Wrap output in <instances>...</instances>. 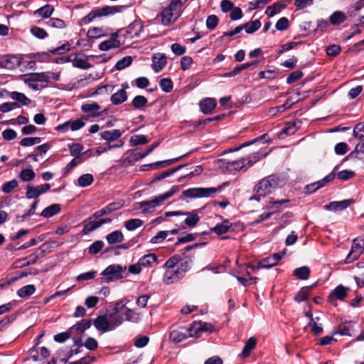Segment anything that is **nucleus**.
<instances>
[{
    "instance_id": "obj_6",
    "label": "nucleus",
    "mask_w": 364,
    "mask_h": 364,
    "mask_svg": "<svg viewBox=\"0 0 364 364\" xmlns=\"http://www.w3.org/2000/svg\"><path fill=\"white\" fill-rule=\"evenodd\" d=\"M219 188H191L183 191L185 197L190 198H208L214 196Z\"/></svg>"
},
{
    "instance_id": "obj_20",
    "label": "nucleus",
    "mask_w": 364,
    "mask_h": 364,
    "mask_svg": "<svg viewBox=\"0 0 364 364\" xmlns=\"http://www.w3.org/2000/svg\"><path fill=\"white\" fill-rule=\"evenodd\" d=\"M152 68L155 73L160 72L166 65V56L164 53H156L152 55Z\"/></svg>"
},
{
    "instance_id": "obj_27",
    "label": "nucleus",
    "mask_w": 364,
    "mask_h": 364,
    "mask_svg": "<svg viewBox=\"0 0 364 364\" xmlns=\"http://www.w3.org/2000/svg\"><path fill=\"white\" fill-rule=\"evenodd\" d=\"M216 107V102L212 98H205L200 103L201 111L206 114H210Z\"/></svg>"
},
{
    "instance_id": "obj_34",
    "label": "nucleus",
    "mask_w": 364,
    "mask_h": 364,
    "mask_svg": "<svg viewBox=\"0 0 364 364\" xmlns=\"http://www.w3.org/2000/svg\"><path fill=\"white\" fill-rule=\"evenodd\" d=\"M124 239V235L120 230L113 231L106 236V240L110 245L122 242Z\"/></svg>"
},
{
    "instance_id": "obj_44",
    "label": "nucleus",
    "mask_w": 364,
    "mask_h": 364,
    "mask_svg": "<svg viewBox=\"0 0 364 364\" xmlns=\"http://www.w3.org/2000/svg\"><path fill=\"white\" fill-rule=\"evenodd\" d=\"M286 7V4L281 2L275 3L274 5L267 7L265 11L266 14L269 17H272L276 14L279 13L282 9Z\"/></svg>"
},
{
    "instance_id": "obj_50",
    "label": "nucleus",
    "mask_w": 364,
    "mask_h": 364,
    "mask_svg": "<svg viewBox=\"0 0 364 364\" xmlns=\"http://www.w3.org/2000/svg\"><path fill=\"white\" fill-rule=\"evenodd\" d=\"M87 37L89 38H98L106 35V32L100 28L92 27L87 31Z\"/></svg>"
},
{
    "instance_id": "obj_63",
    "label": "nucleus",
    "mask_w": 364,
    "mask_h": 364,
    "mask_svg": "<svg viewBox=\"0 0 364 364\" xmlns=\"http://www.w3.org/2000/svg\"><path fill=\"white\" fill-rule=\"evenodd\" d=\"M353 135L359 139H364V122L357 124L353 129Z\"/></svg>"
},
{
    "instance_id": "obj_26",
    "label": "nucleus",
    "mask_w": 364,
    "mask_h": 364,
    "mask_svg": "<svg viewBox=\"0 0 364 364\" xmlns=\"http://www.w3.org/2000/svg\"><path fill=\"white\" fill-rule=\"evenodd\" d=\"M122 132L119 129H112L104 131L100 133L101 138L111 142L121 137Z\"/></svg>"
},
{
    "instance_id": "obj_62",
    "label": "nucleus",
    "mask_w": 364,
    "mask_h": 364,
    "mask_svg": "<svg viewBox=\"0 0 364 364\" xmlns=\"http://www.w3.org/2000/svg\"><path fill=\"white\" fill-rule=\"evenodd\" d=\"M17 186L18 181L16 179H13L4 183L1 189L4 193H10Z\"/></svg>"
},
{
    "instance_id": "obj_10",
    "label": "nucleus",
    "mask_w": 364,
    "mask_h": 364,
    "mask_svg": "<svg viewBox=\"0 0 364 364\" xmlns=\"http://www.w3.org/2000/svg\"><path fill=\"white\" fill-rule=\"evenodd\" d=\"M166 217L186 215L187 218L184 220V223L191 228L195 227L200 220V217L195 212H182V211H170L165 213Z\"/></svg>"
},
{
    "instance_id": "obj_31",
    "label": "nucleus",
    "mask_w": 364,
    "mask_h": 364,
    "mask_svg": "<svg viewBox=\"0 0 364 364\" xmlns=\"http://www.w3.org/2000/svg\"><path fill=\"white\" fill-rule=\"evenodd\" d=\"M348 288H346L342 285H339L334 289L333 292L329 295L328 299L331 301L333 298L343 300L347 296V291Z\"/></svg>"
},
{
    "instance_id": "obj_51",
    "label": "nucleus",
    "mask_w": 364,
    "mask_h": 364,
    "mask_svg": "<svg viewBox=\"0 0 364 364\" xmlns=\"http://www.w3.org/2000/svg\"><path fill=\"white\" fill-rule=\"evenodd\" d=\"M148 102L147 99L143 95H137L132 100V105L136 109L144 107Z\"/></svg>"
},
{
    "instance_id": "obj_2",
    "label": "nucleus",
    "mask_w": 364,
    "mask_h": 364,
    "mask_svg": "<svg viewBox=\"0 0 364 364\" xmlns=\"http://www.w3.org/2000/svg\"><path fill=\"white\" fill-rule=\"evenodd\" d=\"M177 259L175 257L168 258L164 267L167 269L163 277V282L166 284L175 283L185 277V274L176 266Z\"/></svg>"
},
{
    "instance_id": "obj_41",
    "label": "nucleus",
    "mask_w": 364,
    "mask_h": 364,
    "mask_svg": "<svg viewBox=\"0 0 364 364\" xmlns=\"http://www.w3.org/2000/svg\"><path fill=\"white\" fill-rule=\"evenodd\" d=\"M71 61L73 63V65L77 68L87 70L92 67V65L85 58L75 57L73 60L71 59Z\"/></svg>"
},
{
    "instance_id": "obj_11",
    "label": "nucleus",
    "mask_w": 364,
    "mask_h": 364,
    "mask_svg": "<svg viewBox=\"0 0 364 364\" xmlns=\"http://www.w3.org/2000/svg\"><path fill=\"white\" fill-rule=\"evenodd\" d=\"M122 8H123V6H105L100 9L90 12L88 15H87L85 17L84 21L90 22L93 21V19L97 16H105L113 14L117 12H119Z\"/></svg>"
},
{
    "instance_id": "obj_35",
    "label": "nucleus",
    "mask_w": 364,
    "mask_h": 364,
    "mask_svg": "<svg viewBox=\"0 0 364 364\" xmlns=\"http://www.w3.org/2000/svg\"><path fill=\"white\" fill-rule=\"evenodd\" d=\"M100 109V106L96 103L93 102L92 104H85L81 107V110L85 113H90V116L95 117L99 116L98 113H95L98 112Z\"/></svg>"
},
{
    "instance_id": "obj_21",
    "label": "nucleus",
    "mask_w": 364,
    "mask_h": 364,
    "mask_svg": "<svg viewBox=\"0 0 364 364\" xmlns=\"http://www.w3.org/2000/svg\"><path fill=\"white\" fill-rule=\"evenodd\" d=\"M118 34L112 33L109 39L102 42L99 45V49L102 51H107L111 48H117L120 46V42L117 40Z\"/></svg>"
},
{
    "instance_id": "obj_25",
    "label": "nucleus",
    "mask_w": 364,
    "mask_h": 364,
    "mask_svg": "<svg viewBox=\"0 0 364 364\" xmlns=\"http://www.w3.org/2000/svg\"><path fill=\"white\" fill-rule=\"evenodd\" d=\"M45 247H47V245L46 243L38 247L35 252L26 257L29 265L35 264L39 258L44 257L46 254Z\"/></svg>"
},
{
    "instance_id": "obj_57",
    "label": "nucleus",
    "mask_w": 364,
    "mask_h": 364,
    "mask_svg": "<svg viewBox=\"0 0 364 364\" xmlns=\"http://www.w3.org/2000/svg\"><path fill=\"white\" fill-rule=\"evenodd\" d=\"M346 20V14L340 11H335L329 18L330 23H342Z\"/></svg>"
},
{
    "instance_id": "obj_3",
    "label": "nucleus",
    "mask_w": 364,
    "mask_h": 364,
    "mask_svg": "<svg viewBox=\"0 0 364 364\" xmlns=\"http://www.w3.org/2000/svg\"><path fill=\"white\" fill-rule=\"evenodd\" d=\"M50 73H36L24 76V82L34 90H41L47 86L50 77Z\"/></svg>"
},
{
    "instance_id": "obj_52",
    "label": "nucleus",
    "mask_w": 364,
    "mask_h": 364,
    "mask_svg": "<svg viewBox=\"0 0 364 364\" xmlns=\"http://www.w3.org/2000/svg\"><path fill=\"white\" fill-rule=\"evenodd\" d=\"M132 58L131 56H125L117 62L115 65V68L117 70H122L129 66L132 64Z\"/></svg>"
},
{
    "instance_id": "obj_16",
    "label": "nucleus",
    "mask_w": 364,
    "mask_h": 364,
    "mask_svg": "<svg viewBox=\"0 0 364 364\" xmlns=\"http://www.w3.org/2000/svg\"><path fill=\"white\" fill-rule=\"evenodd\" d=\"M260 26L261 24H242L237 26L232 31L225 32L222 38L234 36L240 33L242 29H245L247 33L251 34L257 31L260 28Z\"/></svg>"
},
{
    "instance_id": "obj_7",
    "label": "nucleus",
    "mask_w": 364,
    "mask_h": 364,
    "mask_svg": "<svg viewBox=\"0 0 364 364\" xmlns=\"http://www.w3.org/2000/svg\"><path fill=\"white\" fill-rule=\"evenodd\" d=\"M70 50L68 43H64L55 48L50 49L47 52H38L33 54V57L41 62L50 60L51 56L55 54H63Z\"/></svg>"
},
{
    "instance_id": "obj_13",
    "label": "nucleus",
    "mask_w": 364,
    "mask_h": 364,
    "mask_svg": "<svg viewBox=\"0 0 364 364\" xmlns=\"http://www.w3.org/2000/svg\"><path fill=\"white\" fill-rule=\"evenodd\" d=\"M193 328L194 326H191L190 328L183 329V331L173 330L171 331L169 335L170 341L174 343H178L188 337H193L194 334L192 333Z\"/></svg>"
},
{
    "instance_id": "obj_8",
    "label": "nucleus",
    "mask_w": 364,
    "mask_h": 364,
    "mask_svg": "<svg viewBox=\"0 0 364 364\" xmlns=\"http://www.w3.org/2000/svg\"><path fill=\"white\" fill-rule=\"evenodd\" d=\"M364 252V240L355 238L353 240V244L350 252L346 257L347 262H352L359 258L360 255Z\"/></svg>"
},
{
    "instance_id": "obj_37",
    "label": "nucleus",
    "mask_w": 364,
    "mask_h": 364,
    "mask_svg": "<svg viewBox=\"0 0 364 364\" xmlns=\"http://www.w3.org/2000/svg\"><path fill=\"white\" fill-rule=\"evenodd\" d=\"M53 7L51 5L47 4L34 12V16L36 17H42L46 18L49 17L53 12Z\"/></svg>"
},
{
    "instance_id": "obj_4",
    "label": "nucleus",
    "mask_w": 364,
    "mask_h": 364,
    "mask_svg": "<svg viewBox=\"0 0 364 364\" xmlns=\"http://www.w3.org/2000/svg\"><path fill=\"white\" fill-rule=\"evenodd\" d=\"M181 2L179 0H172L168 7L161 13L162 23H173L180 16Z\"/></svg>"
},
{
    "instance_id": "obj_56",
    "label": "nucleus",
    "mask_w": 364,
    "mask_h": 364,
    "mask_svg": "<svg viewBox=\"0 0 364 364\" xmlns=\"http://www.w3.org/2000/svg\"><path fill=\"white\" fill-rule=\"evenodd\" d=\"M161 89L165 92H170L173 90V82L170 78H162L159 81Z\"/></svg>"
},
{
    "instance_id": "obj_28",
    "label": "nucleus",
    "mask_w": 364,
    "mask_h": 364,
    "mask_svg": "<svg viewBox=\"0 0 364 364\" xmlns=\"http://www.w3.org/2000/svg\"><path fill=\"white\" fill-rule=\"evenodd\" d=\"M232 224L228 220H225L221 223L217 224L214 228L210 229L211 232H214L218 235H221L229 231Z\"/></svg>"
},
{
    "instance_id": "obj_49",
    "label": "nucleus",
    "mask_w": 364,
    "mask_h": 364,
    "mask_svg": "<svg viewBox=\"0 0 364 364\" xmlns=\"http://www.w3.org/2000/svg\"><path fill=\"white\" fill-rule=\"evenodd\" d=\"M149 141L145 135H133L131 136L129 142L132 146H136L140 144H146Z\"/></svg>"
},
{
    "instance_id": "obj_14",
    "label": "nucleus",
    "mask_w": 364,
    "mask_h": 364,
    "mask_svg": "<svg viewBox=\"0 0 364 364\" xmlns=\"http://www.w3.org/2000/svg\"><path fill=\"white\" fill-rule=\"evenodd\" d=\"M163 200L161 199L160 196L155 197L154 199L143 200L139 202V206L143 208L141 213L143 214L150 213L154 211L155 208L161 205Z\"/></svg>"
},
{
    "instance_id": "obj_46",
    "label": "nucleus",
    "mask_w": 364,
    "mask_h": 364,
    "mask_svg": "<svg viewBox=\"0 0 364 364\" xmlns=\"http://www.w3.org/2000/svg\"><path fill=\"white\" fill-rule=\"evenodd\" d=\"M93 181V176L90 173L82 174L77 179L78 186L83 188L91 185Z\"/></svg>"
},
{
    "instance_id": "obj_5",
    "label": "nucleus",
    "mask_w": 364,
    "mask_h": 364,
    "mask_svg": "<svg viewBox=\"0 0 364 364\" xmlns=\"http://www.w3.org/2000/svg\"><path fill=\"white\" fill-rule=\"evenodd\" d=\"M123 307L124 301H117L113 305L111 311L107 315L112 330L121 326L124 321L123 314H122V308Z\"/></svg>"
},
{
    "instance_id": "obj_61",
    "label": "nucleus",
    "mask_w": 364,
    "mask_h": 364,
    "mask_svg": "<svg viewBox=\"0 0 364 364\" xmlns=\"http://www.w3.org/2000/svg\"><path fill=\"white\" fill-rule=\"evenodd\" d=\"M104 247V242L101 240L94 242L88 248V252L91 255L99 253Z\"/></svg>"
},
{
    "instance_id": "obj_18",
    "label": "nucleus",
    "mask_w": 364,
    "mask_h": 364,
    "mask_svg": "<svg viewBox=\"0 0 364 364\" xmlns=\"http://www.w3.org/2000/svg\"><path fill=\"white\" fill-rule=\"evenodd\" d=\"M96 329L102 333L113 331L107 315H100L93 321Z\"/></svg>"
},
{
    "instance_id": "obj_38",
    "label": "nucleus",
    "mask_w": 364,
    "mask_h": 364,
    "mask_svg": "<svg viewBox=\"0 0 364 364\" xmlns=\"http://www.w3.org/2000/svg\"><path fill=\"white\" fill-rule=\"evenodd\" d=\"M293 274L299 279L306 280L309 277L310 269L306 266H303L295 269Z\"/></svg>"
},
{
    "instance_id": "obj_39",
    "label": "nucleus",
    "mask_w": 364,
    "mask_h": 364,
    "mask_svg": "<svg viewBox=\"0 0 364 364\" xmlns=\"http://www.w3.org/2000/svg\"><path fill=\"white\" fill-rule=\"evenodd\" d=\"M192 326H194L195 333L193 334L196 337H198V332L200 331L211 333L215 329L213 325L208 323H200L198 327H196V325H193Z\"/></svg>"
},
{
    "instance_id": "obj_22",
    "label": "nucleus",
    "mask_w": 364,
    "mask_h": 364,
    "mask_svg": "<svg viewBox=\"0 0 364 364\" xmlns=\"http://www.w3.org/2000/svg\"><path fill=\"white\" fill-rule=\"evenodd\" d=\"M225 165L227 168L230 170L240 171L243 168H248L246 158H241L237 160L226 161L221 160Z\"/></svg>"
},
{
    "instance_id": "obj_17",
    "label": "nucleus",
    "mask_w": 364,
    "mask_h": 364,
    "mask_svg": "<svg viewBox=\"0 0 364 364\" xmlns=\"http://www.w3.org/2000/svg\"><path fill=\"white\" fill-rule=\"evenodd\" d=\"M128 301H124V307L122 308V314L124 321H129L132 323H139L141 320V314L136 311L129 309L127 306Z\"/></svg>"
},
{
    "instance_id": "obj_64",
    "label": "nucleus",
    "mask_w": 364,
    "mask_h": 364,
    "mask_svg": "<svg viewBox=\"0 0 364 364\" xmlns=\"http://www.w3.org/2000/svg\"><path fill=\"white\" fill-rule=\"evenodd\" d=\"M26 190V197L28 199H37L40 196L36 187L27 186Z\"/></svg>"
},
{
    "instance_id": "obj_1",
    "label": "nucleus",
    "mask_w": 364,
    "mask_h": 364,
    "mask_svg": "<svg viewBox=\"0 0 364 364\" xmlns=\"http://www.w3.org/2000/svg\"><path fill=\"white\" fill-rule=\"evenodd\" d=\"M282 181L277 175H269L260 180L254 187L255 194L250 198V200L259 201L261 198L272 193L281 186Z\"/></svg>"
},
{
    "instance_id": "obj_19",
    "label": "nucleus",
    "mask_w": 364,
    "mask_h": 364,
    "mask_svg": "<svg viewBox=\"0 0 364 364\" xmlns=\"http://www.w3.org/2000/svg\"><path fill=\"white\" fill-rule=\"evenodd\" d=\"M172 257H175L177 259L178 262L176 266L186 275V272H188L191 268L193 257L187 255L181 257L179 255H174Z\"/></svg>"
},
{
    "instance_id": "obj_43",
    "label": "nucleus",
    "mask_w": 364,
    "mask_h": 364,
    "mask_svg": "<svg viewBox=\"0 0 364 364\" xmlns=\"http://www.w3.org/2000/svg\"><path fill=\"white\" fill-rule=\"evenodd\" d=\"M311 287H302L299 292L294 296V300L296 302H302L305 301L310 293Z\"/></svg>"
},
{
    "instance_id": "obj_59",
    "label": "nucleus",
    "mask_w": 364,
    "mask_h": 364,
    "mask_svg": "<svg viewBox=\"0 0 364 364\" xmlns=\"http://www.w3.org/2000/svg\"><path fill=\"white\" fill-rule=\"evenodd\" d=\"M318 320L319 317H316L315 318H311L309 322V325L311 328V331L316 335H319L323 332L322 326L317 324Z\"/></svg>"
},
{
    "instance_id": "obj_55",
    "label": "nucleus",
    "mask_w": 364,
    "mask_h": 364,
    "mask_svg": "<svg viewBox=\"0 0 364 364\" xmlns=\"http://www.w3.org/2000/svg\"><path fill=\"white\" fill-rule=\"evenodd\" d=\"M276 262L274 258H272L271 256L266 257L264 259H262L261 261L258 262V267L257 268H271L274 266H275Z\"/></svg>"
},
{
    "instance_id": "obj_45",
    "label": "nucleus",
    "mask_w": 364,
    "mask_h": 364,
    "mask_svg": "<svg viewBox=\"0 0 364 364\" xmlns=\"http://www.w3.org/2000/svg\"><path fill=\"white\" fill-rule=\"evenodd\" d=\"M350 158H357L363 159L364 158V142H360L356 146L355 149L350 152L348 156Z\"/></svg>"
},
{
    "instance_id": "obj_32",
    "label": "nucleus",
    "mask_w": 364,
    "mask_h": 364,
    "mask_svg": "<svg viewBox=\"0 0 364 364\" xmlns=\"http://www.w3.org/2000/svg\"><path fill=\"white\" fill-rule=\"evenodd\" d=\"M60 211V205L59 204H52L46 208L40 214L41 216L45 218H49L58 214Z\"/></svg>"
},
{
    "instance_id": "obj_29",
    "label": "nucleus",
    "mask_w": 364,
    "mask_h": 364,
    "mask_svg": "<svg viewBox=\"0 0 364 364\" xmlns=\"http://www.w3.org/2000/svg\"><path fill=\"white\" fill-rule=\"evenodd\" d=\"M139 262L142 267H149L152 266L153 263L158 264V257L156 255L149 253L141 257L139 259Z\"/></svg>"
},
{
    "instance_id": "obj_53",
    "label": "nucleus",
    "mask_w": 364,
    "mask_h": 364,
    "mask_svg": "<svg viewBox=\"0 0 364 364\" xmlns=\"http://www.w3.org/2000/svg\"><path fill=\"white\" fill-rule=\"evenodd\" d=\"M351 331H352V328L350 326L344 325V324H341V325H339L336 328V329H335L333 331L332 334L333 335L340 334L341 336H351Z\"/></svg>"
},
{
    "instance_id": "obj_42",
    "label": "nucleus",
    "mask_w": 364,
    "mask_h": 364,
    "mask_svg": "<svg viewBox=\"0 0 364 364\" xmlns=\"http://www.w3.org/2000/svg\"><path fill=\"white\" fill-rule=\"evenodd\" d=\"M144 224L142 220L139 218L129 219L124 223L125 228L129 231H133L138 228H140Z\"/></svg>"
},
{
    "instance_id": "obj_54",
    "label": "nucleus",
    "mask_w": 364,
    "mask_h": 364,
    "mask_svg": "<svg viewBox=\"0 0 364 364\" xmlns=\"http://www.w3.org/2000/svg\"><path fill=\"white\" fill-rule=\"evenodd\" d=\"M31 33L38 39H44L48 36L46 31L38 26H32L30 29Z\"/></svg>"
},
{
    "instance_id": "obj_23",
    "label": "nucleus",
    "mask_w": 364,
    "mask_h": 364,
    "mask_svg": "<svg viewBox=\"0 0 364 364\" xmlns=\"http://www.w3.org/2000/svg\"><path fill=\"white\" fill-rule=\"evenodd\" d=\"M353 203V200H343L341 201H333L325 205V208L330 210H343L346 209Z\"/></svg>"
},
{
    "instance_id": "obj_47",
    "label": "nucleus",
    "mask_w": 364,
    "mask_h": 364,
    "mask_svg": "<svg viewBox=\"0 0 364 364\" xmlns=\"http://www.w3.org/2000/svg\"><path fill=\"white\" fill-rule=\"evenodd\" d=\"M299 120L289 122L286 124L282 132L286 135H291L298 129L297 124H300Z\"/></svg>"
},
{
    "instance_id": "obj_30",
    "label": "nucleus",
    "mask_w": 364,
    "mask_h": 364,
    "mask_svg": "<svg viewBox=\"0 0 364 364\" xmlns=\"http://www.w3.org/2000/svg\"><path fill=\"white\" fill-rule=\"evenodd\" d=\"M127 97V92H124V90H119L111 95L110 101L114 105H119L125 102Z\"/></svg>"
},
{
    "instance_id": "obj_58",
    "label": "nucleus",
    "mask_w": 364,
    "mask_h": 364,
    "mask_svg": "<svg viewBox=\"0 0 364 364\" xmlns=\"http://www.w3.org/2000/svg\"><path fill=\"white\" fill-rule=\"evenodd\" d=\"M124 200H119L117 201H114L111 203H109L105 207H106L107 210L108 211L109 214H111L114 211H116V210L122 208L124 206Z\"/></svg>"
},
{
    "instance_id": "obj_48",
    "label": "nucleus",
    "mask_w": 364,
    "mask_h": 364,
    "mask_svg": "<svg viewBox=\"0 0 364 364\" xmlns=\"http://www.w3.org/2000/svg\"><path fill=\"white\" fill-rule=\"evenodd\" d=\"M11 97L14 100L21 102L23 105H28L31 103V100L21 92H12L11 94Z\"/></svg>"
},
{
    "instance_id": "obj_36",
    "label": "nucleus",
    "mask_w": 364,
    "mask_h": 364,
    "mask_svg": "<svg viewBox=\"0 0 364 364\" xmlns=\"http://www.w3.org/2000/svg\"><path fill=\"white\" fill-rule=\"evenodd\" d=\"M36 291V287L33 284H28L17 291V295L21 298H27Z\"/></svg>"
},
{
    "instance_id": "obj_40",
    "label": "nucleus",
    "mask_w": 364,
    "mask_h": 364,
    "mask_svg": "<svg viewBox=\"0 0 364 364\" xmlns=\"http://www.w3.org/2000/svg\"><path fill=\"white\" fill-rule=\"evenodd\" d=\"M36 173L31 168L23 169L19 175L18 178L23 182H29L34 179Z\"/></svg>"
},
{
    "instance_id": "obj_60",
    "label": "nucleus",
    "mask_w": 364,
    "mask_h": 364,
    "mask_svg": "<svg viewBox=\"0 0 364 364\" xmlns=\"http://www.w3.org/2000/svg\"><path fill=\"white\" fill-rule=\"evenodd\" d=\"M41 141V137H26L21 140L20 144L23 146H31Z\"/></svg>"
},
{
    "instance_id": "obj_12",
    "label": "nucleus",
    "mask_w": 364,
    "mask_h": 364,
    "mask_svg": "<svg viewBox=\"0 0 364 364\" xmlns=\"http://www.w3.org/2000/svg\"><path fill=\"white\" fill-rule=\"evenodd\" d=\"M122 272V267L119 264H112L108 266L101 273V275L107 277L104 279L103 282L108 283L114 279L122 277L120 275Z\"/></svg>"
},
{
    "instance_id": "obj_24",
    "label": "nucleus",
    "mask_w": 364,
    "mask_h": 364,
    "mask_svg": "<svg viewBox=\"0 0 364 364\" xmlns=\"http://www.w3.org/2000/svg\"><path fill=\"white\" fill-rule=\"evenodd\" d=\"M92 324L91 319H82L70 328L73 334L82 333L87 329L90 328Z\"/></svg>"
},
{
    "instance_id": "obj_15",
    "label": "nucleus",
    "mask_w": 364,
    "mask_h": 364,
    "mask_svg": "<svg viewBox=\"0 0 364 364\" xmlns=\"http://www.w3.org/2000/svg\"><path fill=\"white\" fill-rule=\"evenodd\" d=\"M100 227H101L100 218L93 213L83 221V229L82 232L84 235H88Z\"/></svg>"
},
{
    "instance_id": "obj_9",
    "label": "nucleus",
    "mask_w": 364,
    "mask_h": 364,
    "mask_svg": "<svg viewBox=\"0 0 364 364\" xmlns=\"http://www.w3.org/2000/svg\"><path fill=\"white\" fill-rule=\"evenodd\" d=\"M22 57L20 55H4L0 58L1 68L14 70L21 65Z\"/></svg>"
},
{
    "instance_id": "obj_33",
    "label": "nucleus",
    "mask_w": 364,
    "mask_h": 364,
    "mask_svg": "<svg viewBox=\"0 0 364 364\" xmlns=\"http://www.w3.org/2000/svg\"><path fill=\"white\" fill-rule=\"evenodd\" d=\"M257 345V339L254 337L250 338L246 343H245L244 348L242 351V356L243 358L248 357L251 351L256 347Z\"/></svg>"
}]
</instances>
